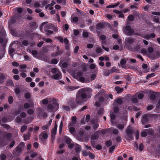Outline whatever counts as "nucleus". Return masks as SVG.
Returning a JSON list of instances; mask_svg holds the SVG:
<instances>
[{
  "mask_svg": "<svg viewBox=\"0 0 160 160\" xmlns=\"http://www.w3.org/2000/svg\"><path fill=\"white\" fill-rule=\"evenodd\" d=\"M58 61L56 59L54 58L51 60V63L52 64H56L58 63Z\"/></svg>",
  "mask_w": 160,
  "mask_h": 160,
  "instance_id": "obj_55",
  "label": "nucleus"
},
{
  "mask_svg": "<svg viewBox=\"0 0 160 160\" xmlns=\"http://www.w3.org/2000/svg\"><path fill=\"white\" fill-rule=\"evenodd\" d=\"M6 78L5 75L3 73L0 74V84L3 83Z\"/></svg>",
  "mask_w": 160,
  "mask_h": 160,
  "instance_id": "obj_16",
  "label": "nucleus"
},
{
  "mask_svg": "<svg viewBox=\"0 0 160 160\" xmlns=\"http://www.w3.org/2000/svg\"><path fill=\"white\" fill-rule=\"evenodd\" d=\"M115 146L114 145H113L110 147L109 150V152L111 153H112L113 151L115 149Z\"/></svg>",
  "mask_w": 160,
  "mask_h": 160,
  "instance_id": "obj_45",
  "label": "nucleus"
},
{
  "mask_svg": "<svg viewBox=\"0 0 160 160\" xmlns=\"http://www.w3.org/2000/svg\"><path fill=\"white\" fill-rule=\"evenodd\" d=\"M65 137L66 138L65 140L66 143L68 144L71 143L72 141L71 139L68 137L66 136Z\"/></svg>",
  "mask_w": 160,
  "mask_h": 160,
  "instance_id": "obj_31",
  "label": "nucleus"
},
{
  "mask_svg": "<svg viewBox=\"0 0 160 160\" xmlns=\"http://www.w3.org/2000/svg\"><path fill=\"white\" fill-rule=\"evenodd\" d=\"M155 76L154 73H152L151 74H148L146 77V79H149V78Z\"/></svg>",
  "mask_w": 160,
  "mask_h": 160,
  "instance_id": "obj_60",
  "label": "nucleus"
},
{
  "mask_svg": "<svg viewBox=\"0 0 160 160\" xmlns=\"http://www.w3.org/2000/svg\"><path fill=\"white\" fill-rule=\"evenodd\" d=\"M29 25L31 28L33 29H36L38 27L36 23L35 22H32L29 23Z\"/></svg>",
  "mask_w": 160,
  "mask_h": 160,
  "instance_id": "obj_15",
  "label": "nucleus"
},
{
  "mask_svg": "<svg viewBox=\"0 0 160 160\" xmlns=\"http://www.w3.org/2000/svg\"><path fill=\"white\" fill-rule=\"evenodd\" d=\"M105 144L107 147H109L112 145V142L110 140H108L106 142Z\"/></svg>",
  "mask_w": 160,
  "mask_h": 160,
  "instance_id": "obj_34",
  "label": "nucleus"
},
{
  "mask_svg": "<svg viewBox=\"0 0 160 160\" xmlns=\"http://www.w3.org/2000/svg\"><path fill=\"white\" fill-rule=\"evenodd\" d=\"M36 35L38 36V38H41V35L37 33H33L30 34L29 35L30 38L31 39H33V38L35 36V35Z\"/></svg>",
  "mask_w": 160,
  "mask_h": 160,
  "instance_id": "obj_17",
  "label": "nucleus"
},
{
  "mask_svg": "<svg viewBox=\"0 0 160 160\" xmlns=\"http://www.w3.org/2000/svg\"><path fill=\"white\" fill-rule=\"evenodd\" d=\"M7 84L9 86H12L13 87L14 86V84L13 83V81L12 80H9L8 81H7Z\"/></svg>",
  "mask_w": 160,
  "mask_h": 160,
  "instance_id": "obj_40",
  "label": "nucleus"
},
{
  "mask_svg": "<svg viewBox=\"0 0 160 160\" xmlns=\"http://www.w3.org/2000/svg\"><path fill=\"white\" fill-rule=\"evenodd\" d=\"M148 57L153 60L158 59L160 58V52L157 51L155 52L151 53L149 55Z\"/></svg>",
  "mask_w": 160,
  "mask_h": 160,
  "instance_id": "obj_7",
  "label": "nucleus"
},
{
  "mask_svg": "<svg viewBox=\"0 0 160 160\" xmlns=\"http://www.w3.org/2000/svg\"><path fill=\"white\" fill-rule=\"evenodd\" d=\"M12 137V134L10 133H7L4 135V138H6V139L8 140Z\"/></svg>",
  "mask_w": 160,
  "mask_h": 160,
  "instance_id": "obj_30",
  "label": "nucleus"
},
{
  "mask_svg": "<svg viewBox=\"0 0 160 160\" xmlns=\"http://www.w3.org/2000/svg\"><path fill=\"white\" fill-rule=\"evenodd\" d=\"M110 114L111 117V122H112L113 121L115 120L116 118V116L114 113L112 112H110Z\"/></svg>",
  "mask_w": 160,
  "mask_h": 160,
  "instance_id": "obj_20",
  "label": "nucleus"
},
{
  "mask_svg": "<svg viewBox=\"0 0 160 160\" xmlns=\"http://www.w3.org/2000/svg\"><path fill=\"white\" fill-rule=\"evenodd\" d=\"M22 44L25 46L28 45V42L27 40H24L22 42Z\"/></svg>",
  "mask_w": 160,
  "mask_h": 160,
  "instance_id": "obj_59",
  "label": "nucleus"
},
{
  "mask_svg": "<svg viewBox=\"0 0 160 160\" xmlns=\"http://www.w3.org/2000/svg\"><path fill=\"white\" fill-rule=\"evenodd\" d=\"M2 122L6 123L7 122H9L7 117H4L2 118Z\"/></svg>",
  "mask_w": 160,
  "mask_h": 160,
  "instance_id": "obj_48",
  "label": "nucleus"
},
{
  "mask_svg": "<svg viewBox=\"0 0 160 160\" xmlns=\"http://www.w3.org/2000/svg\"><path fill=\"white\" fill-rule=\"evenodd\" d=\"M15 51V49L13 48H10L9 49V54L12 57L13 56V53Z\"/></svg>",
  "mask_w": 160,
  "mask_h": 160,
  "instance_id": "obj_27",
  "label": "nucleus"
},
{
  "mask_svg": "<svg viewBox=\"0 0 160 160\" xmlns=\"http://www.w3.org/2000/svg\"><path fill=\"white\" fill-rule=\"evenodd\" d=\"M82 36L85 38H87L88 36V33L87 32H83L82 33Z\"/></svg>",
  "mask_w": 160,
  "mask_h": 160,
  "instance_id": "obj_51",
  "label": "nucleus"
},
{
  "mask_svg": "<svg viewBox=\"0 0 160 160\" xmlns=\"http://www.w3.org/2000/svg\"><path fill=\"white\" fill-rule=\"evenodd\" d=\"M60 72L59 69L56 68H52L51 70V72L53 74H55Z\"/></svg>",
  "mask_w": 160,
  "mask_h": 160,
  "instance_id": "obj_28",
  "label": "nucleus"
},
{
  "mask_svg": "<svg viewBox=\"0 0 160 160\" xmlns=\"http://www.w3.org/2000/svg\"><path fill=\"white\" fill-rule=\"evenodd\" d=\"M63 126L62 121H61L60 122V125L59 127V132L60 134H61L62 132V128Z\"/></svg>",
  "mask_w": 160,
  "mask_h": 160,
  "instance_id": "obj_42",
  "label": "nucleus"
},
{
  "mask_svg": "<svg viewBox=\"0 0 160 160\" xmlns=\"http://www.w3.org/2000/svg\"><path fill=\"white\" fill-rule=\"evenodd\" d=\"M153 21L157 23H160V18L158 16H153Z\"/></svg>",
  "mask_w": 160,
  "mask_h": 160,
  "instance_id": "obj_23",
  "label": "nucleus"
},
{
  "mask_svg": "<svg viewBox=\"0 0 160 160\" xmlns=\"http://www.w3.org/2000/svg\"><path fill=\"white\" fill-rule=\"evenodd\" d=\"M140 46L138 45L137 44L134 46L132 49H133V51L134 52H137L139 51L140 50Z\"/></svg>",
  "mask_w": 160,
  "mask_h": 160,
  "instance_id": "obj_21",
  "label": "nucleus"
},
{
  "mask_svg": "<svg viewBox=\"0 0 160 160\" xmlns=\"http://www.w3.org/2000/svg\"><path fill=\"white\" fill-rule=\"evenodd\" d=\"M76 102V100L75 101L74 99H72L69 101V105L72 108H75L77 107V105Z\"/></svg>",
  "mask_w": 160,
  "mask_h": 160,
  "instance_id": "obj_11",
  "label": "nucleus"
},
{
  "mask_svg": "<svg viewBox=\"0 0 160 160\" xmlns=\"http://www.w3.org/2000/svg\"><path fill=\"white\" fill-rule=\"evenodd\" d=\"M44 30L47 32L48 35H50L52 33L53 31L57 32L58 29L54 25L51 23H48L45 25Z\"/></svg>",
  "mask_w": 160,
  "mask_h": 160,
  "instance_id": "obj_2",
  "label": "nucleus"
},
{
  "mask_svg": "<svg viewBox=\"0 0 160 160\" xmlns=\"http://www.w3.org/2000/svg\"><path fill=\"white\" fill-rule=\"evenodd\" d=\"M124 127V124H118L117 125V128L120 130H122Z\"/></svg>",
  "mask_w": 160,
  "mask_h": 160,
  "instance_id": "obj_38",
  "label": "nucleus"
},
{
  "mask_svg": "<svg viewBox=\"0 0 160 160\" xmlns=\"http://www.w3.org/2000/svg\"><path fill=\"white\" fill-rule=\"evenodd\" d=\"M148 51L150 53H152L154 51L153 48L151 47H149L148 49Z\"/></svg>",
  "mask_w": 160,
  "mask_h": 160,
  "instance_id": "obj_61",
  "label": "nucleus"
},
{
  "mask_svg": "<svg viewBox=\"0 0 160 160\" xmlns=\"http://www.w3.org/2000/svg\"><path fill=\"white\" fill-rule=\"evenodd\" d=\"M95 51L96 53L98 54H99V55H101L102 54V50L100 47L96 48L95 49Z\"/></svg>",
  "mask_w": 160,
  "mask_h": 160,
  "instance_id": "obj_26",
  "label": "nucleus"
},
{
  "mask_svg": "<svg viewBox=\"0 0 160 160\" xmlns=\"http://www.w3.org/2000/svg\"><path fill=\"white\" fill-rule=\"evenodd\" d=\"M133 132V130H132V128L130 126L127 127L126 130V133L127 137L129 138V140H133L134 139L133 136L132 134Z\"/></svg>",
  "mask_w": 160,
  "mask_h": 160,
  "instance_id": "obj_6",
  "label": "nucleus"
},
{
  "mask_svg": "<svg viewBox=\"0 0 160 160\" xmlns=\"http://www.w3.org/2000/svg\"><path fill=\"white\" fill-rule=\"evenodd\" d=\"M126 61L124 59H122L120 62V64L121 67L123 68L126 63Z\"/></svg>",
  "mask_w": 160,
  "mask_h": 160,
  "instance_id": "obj_35",
  "label": "nucleus"
},
{
  "mask_svg": "<svg viewBox=\"0 0 160 160\" xmlns=\"http://www.w3.org/2000/svg\"><path fill=\"white\" fill-rule=\"evenodd\" d=\"M120 3L119 2H118L116 3L114 5L111 4L107 6L106 8H115L118 6L120 4Z\"/></svg>",
  "mask_w": 160,
  "mask_h": 160,
  "instance_id": "obj_18",
  "label": "nucleus"
},
{
  "mask_svg": "<svg viewBox=\"0 0 160 160\" xmlns=\"http://www.w3.org/2000/svg\"><path fill=\"white\" fill-rule=\"evenodd\" d=\"M79 34V32L78 30L75 29L73 30V34L75 36H78Z\"/></svg>",
  "mask_w": 160,
  "mask_h": 160,
  "instance_id": "obj_53",
  "label": "nucleus"
},
{
  "mask_svg": "<svg viewBox=\"0 0 160 160\" xmlns=\"http://www.w3.org/2000/svg\"><path fill=\"white\" fill-rule=\"evenodd\" d=\"M148 115L146 114L143 116L142 120V124L143 125H145L147 124L149 121L148 118Z\"/></svg>",
  "mask_w": 160,
  "mask_h": 160,
  "instance_id": "obj_12",
  "label": "nucleus"
},
{
  "mask_svg": "<svg viewBox=\"0 0 160 160\" xmlns=\"http://www.w3.org/2000/svg\"><path fill=\"white\" fill-rule=\"evenodd\" d=\"M98 138V136L97 134H95L92 135L91 137V139L92 140H97Z\"/></svg>",
  "mask_w": 160,
  "mask_h": 160,
  "instance_id": "obj_43",
  "label": "nucleus"
},
{
  "mask_svg": "<svg viewBox=\"0 0 160 160\" xmlns=\"http://www.w3.org/2000/svg\"><path fill=\"white\" fill-rule=\"evenodd\" d=\"M16 151L17 153H20L22 152V149L21 147L20 146V145H18L15 148Z\"/></svg>",
  "mask_w": 160,
  "mask_h": 160,
  "instance_id": "obj_25",
  "label": "nucleus"
},
{
  "mask_svg": "<svg viewBox=\"0 0 160 160\" xmlns=\"http://www.w3.org/2000/svg\"><path fill=\"white\" fill-rule=\"evenodd\" d=\"M105 27V25L103 23H99L96 25V29L97 31H101Z\"/></svg>",
  "mask_w": 160,
  "mask_h": 160,
  "instance_id": "obj_10",
  "label": "nucleus"
},
{
  "mask_svg": "<svg viewBox=\"0 0 160 160\" xmlns=\"http://www.w3.org/2000/svg\"><path fill=\"white\" fill-rule=\"evenodd\" d=\"M132 102L133 103H136L138 102V99L136 98H133L131 99Z\"/></svg>",
  "mask_w": 160,
  "mask_h": 160,
  "instance_id": "obj_52",
  "label": "nucleus"
},
{
  "mask_svg": "<svg viewBox=\"0 0 160 160\" xmlns=\"http://www.w3.org/2000/svg\"><path fill=\"white\" fill-rule=\"evenodd\" d=\"M149 98L150 99L154 100L156 98V96L153 94H152L150 95Z\"/></svg>",
  "mask_w": 160,
  "mask_h": 160,
  "instance_id": "obj_56",
  "label": "nucleus"
},
{
  "mask_svg": "<svg viewBox=\"0 0 160 160\" xmlns=\"http://www.w3.org/2000/svg\"><path fill=\"white\" fill-rule=\"evenodd\" d=\"M13 101V99L12 96H9L8 98V102L10 104H12Z\"/></svg>",
  "mask_w": 160,
  "mask_h": 160,
  "instance_id": "obj_32",
  "label": "nucleus"
},
{
  "mask_svg": "<svg viewBox=\"0 0 160 160\" xmlns=\"http://www.w3.org/2000/svg\"><path fill=\"white\" fill-rule=\"evenodd\" d=\"M31 97V94L30 93H26L25 94L24 97L26 99H28L30 98Z\"/></svg>",
  "mask_w": 160,
  "mask_h": 160,
  "instance_id": "obj_49",
  "label": "nucleus"
},
{
  "mask_svg": "<svg viewBox=\"0 0 160 160\" xmlns=\"http://www.w3.org/2000/svg\"><path fill=\"white\" fill-rule=\"evenodd\" d=\"M134 41L132 38H128L125 39V45L126 48L128 50H132L133 47L132 46V43Z\"/></svg>",
  "mask_w": 160,
  "mask_h": 160,
  "instance_id": "obj_5",
  "label": "nucleus"
},
{
  "mask_svg": "<svg viewBox=\"0 0 160 160\" xmlns=\"http://www.w3.org/2000/svg\"><path fill=\"white\" fill-rule=\"evenodd\" d=\"M27 129V127L26 125H23L21 128V131L22 132H24Z\"/></svg>",
  "mask_w": 160,
  "mask_h": 160,
  "instance_id": "obj_44",
  "label": "nucleus"
},
{
  "mask_svg": "<svg viewBox=\"0 0 160 160\" xmlns=\"http://www.w3.org/2000/svg\"><path fill=\"white\" fill-rule=\"evenodd\" d=\"M38 52L36 50H32L31 52L32 55L33 56H35L38 54Z\"/></svg>",
  "mask_w": 160,
  "mask_h": 160,
  "instance_id": "obj_63",
  "label": "nucleus"
},
{
  "mask_svg": "<svg viewBox=\"0 0 160 160\" xmlns=\"http://www.w3.org/2000/svg\"><path fill=\"white\" fill-rule=\"evenodd\" d=\"M18 18V15H14L11 17L8 21L9 26L15 23L16 22V19Z\"/></svg>",
  "mask_w": 160,
  "mask_h": 160,
  "instance_id": "obj_8",
  "label": "nucleus"
},
{
  "mask_svg": "<svg viewBox=\"0 0 160 160\" xmlns=\"http://www.w3.org/2000/svg\"><path fill=\"white\" fill-rule=\"evenodd\" d=\"M41 134H42V137L44 139H46L48 138V135L46 133L42 132Z\"/></svg>",
  "mask_w": 160,
  "mask_h": 160,
  "instance_id": "obj_54",
  "label": "nucleus"
},
{
  "mask_svg": "<svg viewBox=\"0 0 160 160\" xmlns=\"http://www.w3.org/2000/svg\"><path fill=\"white\" fill-rule=\"evenodd\" d=\"M84 134V132L83 131H79L78 134L77 135V137L78 140L80 141H82L83 140V138L82 137Z\"/></svg>",
  "mask_w": 160,
  "mask_h": 160,
  "instance_id": "obj_13",
  "label": "nucleus"
},
{
  "mask_svg": "<svg viewBox=\"0 0 160 160\" xmlns=\"http://www.w3.org/2000/svg\"><path fill=\"white\" fill-rule=\"evenodd\" d=\"M115 102L117 103L121 104L122 103V100L120 98H118L116 99Z\"/></svg>",
  "mask_w": 160,
  "mask_h": 160,
  "instance_id": "obj_36",
  "label": "nucleus"
},
{
  "mask_svg": "<svg viewBox=\"0 0 160 160\" xmlns=\"http://www.w3.org/2000/svg\"><path fill=\"white\" fill-rule=\"evenodd\" d=\"M34 112V110L32 109H29L27 110V113L29 115H32Z\"/></svg>",
  "mask_w": 160,
  "mask_h": 160,
  "instance_id": "obj_47",
  "label": "nucleus"
},
{
  "mask_svg": "<svg viewBox=\"0 0 160 160\" xmlns=\"http://www.w3.org/2000/svg\"><path fill=\"white\" fill-rule=\"evenodd\" d=\"M110 71L111 73L118 72V70L115 67H112L111 69H110Z\"/></svg>",
  "mask_w": 160,
  "mask_h": 160,
  "instance_id": "obj_41",
  "label": "nucleus"
},
{
  "mask_svg": "<svg viewBox=\"0 0 160 160\" xmlns=\"http://www.w3.org/2000/svg\"><path fill=\"white\" fill-rule=\"evenodd\" d=\"M42 39L43 41H45L47 43L51 42L52 41V40L51 39L49 38H46L45 37H43Z\"/></svg>",
  "mask_w": 160,
  "mask_h": 160,
  "instance_id": "obj_33",
  "label": "nucleus"
},
{
  "mask_svg": "<svg viewBox=\"0 0 160 160\" xmlns=\"http://www.w3.org/2000/svg\"><path fill=\"white\" fill-rule=\"evenodd\" d=\"M144 96V95L143 93H140L138 95V98L139 99H142L143 98Z\"/></svg>",
  "mask_w": 160,
  "mask_h": 160,
  "instance_id": "obj_57",
  "label": "nucleus"
},
{
  "mask_svg": "<svg viewBox=\"0 0 160 160\" xmlns=\"http://www.w3.org/2000/svg\"><path fill=\"white\" fill-rule=\"evenodd\" d=\"M52 103L49 104L47 106V110L49 112H52L54 110H57L59 107V104L57 102L56 100L53 99L52 100Z\"/></svg>",
  "mask_w": 160,
  "mask_h": 160,
  "instance_id": "obj_3",
  "label": "nucleus"
},
{
  "mask_svg": "<svg viewBox=\"0 0 160 160\" xmlns=\"http://www.w3.org/2000/svg\"><path fill=\"white\" fill-rule=\"evenodd\" d=\"M79 81L82 82H89V80H86L84 77H80L79 78Z\"/></svg>",
  "mask_w": 160,
  "mask_h": 160,
  "instance_id": "obj_24",
  "label": "nucleus"
},
{
  "mask_svg": "<svg viewBox=\"0 0 160 160\" xmlns=\"http://www.w3.org/2000/svg\"><path fill=\"white\" fill-rule=\"evenodd\" d=\"M124 33L128 36H131L132 35H139L140 36L138 33H135L134 30L132 29L131 27L129 25H127L124 29L123 30Z\"/></svg>",
  "mask_w": 160,
  "mask_h": 160,
  "instance_id": "obj_4",
  "label": "nucleus"
},
{
  "mask_svg": "<svg viewBox=\"0 0 160 160\" xmlns=\"http://www.w3.org/2000/svg\"><path fill=\"white\" fill-rule=\"evenodd\" d=\"M98 132H99L102 134L104 135L106 133V129H103L101 130L98 131Z\"/></svg>",
  "mask_w": 160,
  "mask_h": 160,
  "instance_id": "obj_62",
  "label": "nucleus"
},
{
  "mask_svg": "<svg viewBox=\"0 0 160 160\" xmlns=\"http://www.w3.org/2000/svg\"><path fill=\"white\" fill-rule=\"evenodd\" d=\"M57 125L55 124L54 127L53 131L51 132V135L52 137L53 136V135H55L57 133Z\"/></svg>",
  "mask_w": 160,
  "mask_h": 160,
  "instance_id": "obj_22",
  "label": "nucleus"
},
{
  "mask_svg": "<svg viewBox=\"0 0 160 160\" xmlns=\"http://www.w3.org/2000/svg\"><path fill=\"white\" fill-rule=\"evenodd\" d=\"M68 127L69 128V131L71 134L75 132V129L73 126H68Z\"/></svg>",
  "mask_w": 160,
  "mask_h": 160,
  "instance_id": "obj_29",
  "label": "nucleus"
},
{
  "mask_svg": "<svg viewBox=\"0 0 160 160\" xmlns=\"http://www.w3.org/2000/svg\"><path fill=\"white\" fill-rule=\"evenodd\" d=\"M91 91L92 89L89 88L80 89L76 96L77 104L80 105L82 102L83 99L86 98H90L92 95Z\"/></svg>",
  "mask_w": 160,
  "mask_h": 160,
  "instance_id": "obj_1",
  "label": "nucleus"
},
{
  "mask_svg": "<svg viewBox=\"0 0 160 160\" xmlns=\"http://www.w3.org/2000/svg\"><path fill=\"white\" fill-rule=\"evenodd\" d=\"M61 75V72H59L57 73L54 74V75L52 76V78L55 80H58L60 79L59 78Z\"/></svg>",
  "mask_w": 160,
  "mask_h": 160,
  "instance_id": "obj_14",
  "label": "nucleus"
},
{
  "mask_svg": "<svg viewBox=\"0 0 160 160\" xmlns=\"http://www.w3.org/2000/svg\"><path fill=\"white\" fill-rule=\"evenodd\" d=\"M115 90L118 93L122 92L123 90L122 88H121L120 87L117 86L115 88Z\"/></svg>",
  "mask_w": 160,
  "mask_h": 160,
  "instance_id": "obj_19",
  "label": "nucleus"
},
{
  "mask_svg": "<svg viewBox=\"0 0 160 160\" xmlns=\"http://www.w3.org/2000/svg\"><path fill=\"white\" fill-rule=\"evenodd\" d=\"M78 122L77 117L75 116H72L71 118V122L69 124V126H74Z\"/></svg>",
  "mask_w": 160,
  "mask_h": 160,
  "instance_id": "obj_9",
  "label": "nucleus"
},
{
  "mask_svg": "<svg viewBox=\"0 0 160 160\" xmlns=\"http://www.w3.org/2000/svg\"><path fill=\"white\" fill-rule=\"evenodd\" d=\"M147 135V132L146 131H142L141 132V136L142 137H145Z\"/></svg>",
  "mask_w": 160,
  "mask_h": 160,
  "instance_id": "obj_46",
  "label": "nucleus"
},
{
  "mask_svg": "<svg viewBox=\"0 0 160 160\" xmlns=\"http://www.w3.org/2000/svg\"><path fill=\"white\" fill-rule=\"evenodd\" d=\"M128 20L130 21H132L134 20V16L132 15H129L128 16Z\"/></svg>",
  "mask_w": 160,
  "mask_h": 160,
  "instance_id": "obj_50",
  "label": "nucleus"
},
{
  "mask_svg": "<svg viewBox=\"0 0 160 160\" xmlns=\"http://www.w3.org/2000/svg\"><path fill=\"white\" fill-rule=\"evenodd\" d=\"M15 92L17 95L19 94L21 92L20 89L19 87H16L15 89Z\"/></svg>",
  "mask_w": 160,
  "mask_h": 160,
  "instance_id": "obj_37",
  "label": "nucleus"
},
{
  "mask_svg": "<svg viewBox=\"0 0 160 160\" xmlns=\"http://www.w3.org/2000/svg\"><path fill=\"white\" fill-rule=\"evenodd\" d=\"M154 108V107L152 105L148 106L147 107V109L148 111L152 110Z\"/></svg>",
  "mask_w": 160,
  "mask_h": 160,
  "instance_id": "obj_64",
  "label": "nucleus"
},
{
  "mask_svg": "<svg viewBox=\"0 0 160 160\" xmlns=\"http://www.w3.org/2000/svg\"><path fill=\"white\" fill-rule=\"evenodd\" d=\"M23 107L25 109H28L30 107V105L29 103H25Z\"/></svg>",
  "mask_w": 160,
  "mask_h": 160,
  "instance_id": "obj_58",
  "label": "nucleus"
},
{
  "mask_svg": "<svg viewBox=\"0 0 160 160\" xmlns=\"http://www.w3.org/2000/svg\"><path fill=\"white\" fill-rule=\"evenodd\" d=\"M30 135L29 134H25L24 135L23 137L24 138V140L25 141H26L28 140L29 139L30 137Z\"/></svg>",
  "mask_w": 160,
  "mask_h": 160,
  "instance_id": "obj_39",
  "label": "nucleus"
}]
</instances>
